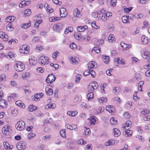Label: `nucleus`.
I'll list each match as a JSON object with an SVG mask.
<instances>
[{
  "instance_id": "6",
  "label": "nucleus",
  "mask_w": 150,
  "mask_h": 150,
  "mask_svg": "<svg viewBox=\"0 0 150 150\" xmlns=\"http://www.w3.org/2000/svg\"><path fill=\"white\" fill-rule=\"evenodd\" d=\"M39 62L41 64H47L49 62L48 58L47 57L42 56L39 59Z\"/></svg>"
},
{
  "instance_id": "64",
  "label": "nucleus",
  "mask_w": 150,
  "mask_h": 150,
  "mask_svg": "<svg viewBox=\"0 0 150 150\" xmlns=\"http://www.w3.org/2000/svg\"><path fill=\"white\" fill-rule=\"evenodd\" d=\"M42 22V20H40L35 22V27L36 28H38L39 27V24L41 23Z\"/></svg>"
},
{
  "instance_id": "27",
  "label": "nucleus",
  "mask_w": 150,
  "mask_h": 150,
  "mask_svg": "<svg viewBox=\"0 0 150 150\" xmlns=\"http://www.w3.org/2000/svg\"><path fill=\"white\" fill-rule=\"evenodd\" d=\"M16 19V17L13 16H9L6 18L5 19V21L11 23V22H13Z\"/></svg>"
},
{
  "instance_id": "14",
  "label": "nucleus",
  "mask_w": 150,
  "mask_h": 150,
  "mask_svg": "<svg viewBox=\"0 0 150 150\" xmlns=\"http://www.w3.org/2000/svg\"><path fill=\"white\" fill-rule=\"evenodd\" d=\"M30 2V1H23L19 4V6L20 8H23L29 5Z\"/></svg>"
},
{
  "instance_id": "29",
  "label": "nucleus",
  "mask_w": 150,
  "mask_h": 150,
  "mask_svg": "<svg viewBox=\"0 0 150 150\" xmlns=\"http://www.w3.org/2000/svg\"><path fill=\"white\" fill-rule=\"evenodd\" d=\"M125 108L127 110H129L132 107V103L131 101L126 102L125 105Z\"/></svg>"
},
{
  "instance_id": "46",
  "label": "nucleus",
  "mask_w": 150,
  "mask_h": 150,
  "mask_svg": "<svg viewBox=\"0 0 150 150\" xmlns=\"http://www.w3.org/2000/svg\"><path fill=\"white\" fill-rule=\"evenodd\" d=\"M116 60L118 64H121L122 65H124L125 64V63L124 60L122 59L118 58H116Z\"/></svg>"
},
{
  "instance_id": "35",
  "label": "nucleus",
  "mask_w": 150,
  "mask_h": 150,
  "mask_svg": "<svg viewBox=\"0 0 150 150\" xmlns=\"http://www.w3.org/2000/svg\"><path fill=\"white\" fill-rule=\"evenodd\" d=\"M78 114V112L77 110H74V111H69L67 112V114L70 116H74L77 115Z\"/></svg>"
},
{
  "instance_id": "3",
  "label": "nucleus",
  "mask_w": 150,
  "mask_h": 150,
  "mask_svg": "<svg viewBox=\"0 0 150 150\" xmlns=\"http://www.w3.org/2000/svg\"><path fill=\"white\" fill-rule=\"evenodd\" d=\"M12 129L11 126L5 125L2 129V132L5 135L9 136L11 132Z\"/></svg>"
},
{
  "instance_id": "20",
  "label": "nucleus",
  "mask_w": 150,
  "mask_h": 150,
  "mask_svg": "<svg viewBox=\"0 0 150 150\" xmlns=\"http://www.w3.org/2000/svg\"><path fill=\"white\" fill-rule=\"evenodd\" d=\"M0 38L3 39L4 40L6 41L8 40V37L4 32H0Z\"/></svg>"
},
{
  "instance_id": "41",
  "label": "nucleus",
  "mask_w": 150,
  "mask_h": 150,
  "mask_svg": "<svg viewBox=\"0 0 150 150\" xmlns=\"http://www.w3.org/2000/svg\"><path fill=\"white\" fill-rule=\"evenodd\" d=\"M141 41L143 44H146L148 42V39L145 36H142L141 37Z\"/></svg>"
},
{
  "instance_id": "58",
  "label": "nucleus",
  "mask_w": 150,
  "mask_h": 150,
  "mask_svg": "<svg viewBox=\"0 0 150 150\" xmlns=\"http://www.w3.org/2000/svg\"><path fill=\"white\" fill-rule=\"evenodd\" d=\"M18 113V111L17 109H15L11 111V114L13 116H16Z\"/></svg>"
},
{
  "instance_id": "4",
  "label": "nucleus",
  "mask_w": 150,
  "mask_h": 150,
  "mask_svg": "<svg viewBox=\"0 0 150 150\" xmlns=\"http://www.w3.org/2000/svg\"><path fill=\"white\" fill-rule=\"evenodd\" d=\"M15 126L17 130L22 131L25 128V123L23 121H20L16 123Z\"/></svg>"
},
{
  "instance_id": "43",
  "label": "nucleus",
  "mask_w": 150,
  "mask_h": 150,
  "mask_svg": "<svg viewBox=\"0 0 150 150\" xmlns=\"http://www.w3.org/2000/svg\"><path fill=\"white\" fill-rule=\"evenodd\" d=\"M37 107L33 105H31L29 106L28 108V110L30 112H32L36 109Z\"/></svg>"
},
{
  "instance_id": "44",
  "label": "nucleus",
  "mask_w": 150,
  "mask_h": 150,
  "mask_svg": "<svg viewBox=\"0 0 150 150\" xmlns=\"http://www.w3.org/2000/svg\"><path fill=\"white\" fill-rule=\"evenodd\" d=\"M110 123L112 125H115L117 123V119L114 117H111L110 119Z\"/></svg>"
},
{
  "instance_id": "37",
  "label": "nucleus",
  "mask_w": 150,
  "mask_h": 150,
  "mask_svg": "<svg viewBox=\"0 0 150 150\" xmlns=\"http://www.w3.org/2000/svg\"><path fill=\"white\" fill-rule=\"evenodd\" d=\"M24 14L25 16H28L31 14V11L30 9L28 8L25 10L24 11Z\"/></svg>"
},
{
  "instance_id": "21",
  "label": "nucleus",
  "mask_w": 150,
  "mask_h": 150,
  "mask_svg": "<svg viewBox=\"0 0 150 150\" xmlns=\"http://www.w3.org/2000/svg\"><path fill=\"white\" fill-rule=\"evenodd\" d=\"M79 62V59L78 58L75 57H72L70 59V62L73 64H76Z\"/></svg>"
},
{
  "instance_id": "39",
  "label": "nucleus",
  "mask_w": 150,
  "mask_h": 150,
  "mask_svg": "<svg viewBox=\"0 0 150 150\" xmlns=\"http://www.w3.org/2000/svg\"><path fill=\"white\" fill-rule=\"evenodd\" d=\"M61 19V18L57 17H51L49 19V21L50 22H55Z\"/></svg>"
},
{
  "instance_id": "32",
  "label": "nucleus",
  "mask_w": 150,
  "mask_h": 150,
  "mask_svg": "<svg viewBox=\"0 0 150 150\" xmlns=\"http://www.w3.org/2000/svg\"><path fill=\"white\" fill-rule=\"evenodd\" d=\"M150 113L149 110L147 109H144L141 111V113L143 116H147L148 114Z\"/></svg>"
},
{
  "instance_id": "47",
  "label": "nucleus",
  "mask_w": 150,
  "mask_h": 150,
  "mask_svg": "<svg viewBox=\"0 0 150 150\" xmlns=\"http://www.w3.org/2000/svg\"><path fill=\"white\" fill-rule=\"evenodd\" d=\"M94 94L93 92L88 93L87 95V97L88 100H91L93 98Z\"/></svg>"
},
{
  "instance_id": "28",
  "label": "nucleus",
  "mask_w": 150,
  "mask_h": 150,
  "mask_svg": "<svg viewBox=\"0 0 150 150\" xmlns=\"http://www.w3.org/2000/svg\"><path fill=\"white\" fill-rule=\"evenodd\" d=\"M56 105L55 103H51L46 105L45 107V108L46 110L51 108L54 109L56 108Z\"/></svg>"
},
{
  "instance_id": "40",
  "label": "nucleus",
  "mask_w": 150,
  "mask_h": 150,
  "mask_svg": "<svg viewBox=\"0 0 150 150\" xmlns=\"http://www.w3.org/2000/svg\"><path fill=\"white\" fill-rule=\"evenodd\" d=\"M113 132L115 137H117L120 134V131L117 128H115L113 129Z\"/></svg>"
},
{
  "instance_id": "56",
  "label": "nucleus",
  "mask_w": 150,
  "mask_h": 150,
  "mask_svg": "<svg viewBox=\"0 0 150 150\" xmlns=\"http://www.w3.org/2000/svg\"><path fill=\"white\" fill-rule=\"evenodd\" d=\"M59 53L58 51H56L54 52L52 55V57L56 59L57 57L59 55Z\"/></svg>"
},
{
  "instance_id": "52",
  "label": "nucleus",
  "mask_w": 150,
  "mask_h": 150,
  "mask_svg": "<svg viewBox=\"0 0 150 150\" xmlns=\"http://www.w3.org/2000/svg\"><path fill=\"white\" fill-rule=\"evenodd\" d=\"M6 29L9 31H11L13 30L12 24L11 23L8 24L6 26Z\"/></svg>"
},
{
  "instance_id": "23",
  "label": "nucleus",
  "mask_w": 150,
  "mask_h": 150,
  "mask_svg": "<svg viewBox=\"0 0 150 150\" xmlns=\"http://www.w3.org/2000/svg\"><path fill=\"white\" fill-rule=\"evenodd\" d=\"M88 120H89V122L91 125H94L96 122V118L93 115L90 116Z\"/></svg>"
},
{
  "instance_id": "19",
  "label": "nucleus",
  "mask_w": 150,
  "mask_h": 150,
  "mask_svg": "<svg viewBox=\"0 0 150 150\" xmlns=\"http://www.w3.org/2000/svg\"><path fill=\"white\" fill-rule=\"evenodd\" d=\"M88 29V26L86 25L84 26H80L77 27V30L79 32H83L87 30Z\"/></svg>"
},
{
  "instance_id": "2",
  "label": "nucleus",
  "mask_w": 150,
  "mask_h": 150,
  "mask_svg": "<svg viewBox=\"0 0 150 150\" xmlns=\"http://www.w3.org/2000/svg\"><path fill=\"white\" fill-rule=\"evenodd\" d=\"M30 47L27 44L22 45L19 47L20 52L22 54H28L29 53Z\"/></svg>"
},
{
  "instance_id": "54",
  "label": "nucleus",
  "mask_w": 150,
  "mask_h": 150,
  "mask_svg": "<svg viewBox=\"0 0 150 150\" xmlns=\"http://www.w3.org/2000/svg\"><path fill=\"white\" fill-rule=\"evenodd\" d=\"M73 31V28L71 27H68L65 30L64 33L65 34H67L69 32H71Z\"/></svg>"
},
{
  "instance_id": "5",
  "label": "nucleus",
  "mask_w": 150,
  "mask_h": 150,
  "mask_svg": "<svg viewBox=\"0 0 150 150\" xmlns=\"http://www.w3.org/2000/svg\"><path fill=\"white\" fill-rule=\"evenodd\" d=\"M16 147L19 150H23L26 148V144L25 142L20 141L16 144Z\"/></svg>"
},
{
  "instance_id": "9",
  "label": "nucleus",
  "mask_w": 150,
  "mask_h": 150,
  "mask_svg": "<svg viewBox=\"0 0 150 150\" xmlns=\"http://www.w3.org/2000/svg\"><path fill=\"white\" fill-rule=\"evenodd\" d=\"M60 13V16L61 17L64 18L67 16V12L66 9L62 7L59 9Z\"/></svg>"
},
{
  "instance_id": "33",
  "label": "nucleus",
  "mask_w": 150,
  "mask_h": 150,
  "mask_svg": "<svg viewBox=\"0 0 150 150\" xmlns=\"http://www.w3.org/2000/svg\"><path fill=\"white\" fill-rule=\"evenodd\" d=\"M102 58L103 62L107 64L110 61L109 57L105 55H102Z\"/></svg>"
},
{
  "instance_id": "10",
  "label": "nucleus",
  "mask_w": 150,
  "mask_h": 150,
  "mask_svg": "<svg viewBox=\"0 0 150 150\" xmlns=\"http://www.w3.org/2000/svg\"><path fill=\"white\" fill-rule=\"evenodd\" d=\"M43 95V93H40L39 94L37 93L32 96L31 98L33 100L37 101L40 100V98H41Z\"/></svg>"
},
{
  "instance_id": "50",
  "label": "nucleus",
  "mask_w": 150,
  "mask_h": 150,
  "mask_svg": "<svg viewBox=\"0 0 150 150\" xmlns=\"http://www.w3.org/2000/svg\"><path fill=\"white\" fill-rule=\"evenodd\" d=\"M144 83V81H140L138 84V89L140 91H142V86Z\"/></svg>"
},
{
  "instance_id": "38",
  "label": "nucleus",
  "mask_w": 150,
  "mask_h": 150,
  "mask_svg": "<svg viewBox=\"0 0 150 150\" xmlns=\"http://www.w3.org/2000/svg\"><path fill=\"white\" fill-rule=\"evenodd\" d=\"M108 40L109 42H114L115 41V39L114 35L112 34H110L108 37Z\"/></svg>"
},
{
  "instance_id": "34",
  "label": "nucleus",
  "mask_w": 150,
  "mask_h": 150,
  "mask_svg": "<svg viewBox=\"0 0 150 150\" xmlns=\"http://www.w3.org/2000/svg\"><path fill=\"white\" fill-rule=\"evenodd\" d=\"M120 45L122 47L124 48V49H129L132 47L131 45H127L125 43L123 42H121Z\"/></svg>"
},
{
  "instance_id": "17",
  "label": "nucleus",
  "mask_w": 150,
  "mask_h": 150,
  "mask_svg": "<svg viewBox=\"0 0 150 150\" xmlns=\"http://www.w3.org/2000/svg\"><path fill=\"white\" fill-rule=\"evenodd\" d=\"M63 25L62 24L58 23L54 25L53 26V29L56 31H59L63 28Z\"/></svg>"
},
{
  "instance_id": "30",
  "label": "nucleus",
  "mask_w": 150,
  "mask_h": 150,
  "mask_svg": "<svg viewBox=\"0 0 150 150\" xmlns=\"http://www.w3.org/2000/svg\"><path fill=\"white\" fill-rule=\"evenodd\" d=\"M7 105V102L3 99H0V106L3 108L6 107Z\"/></svg>"
},
{
  "instance_id": "31",
  "label": "nucleus",
  "mask_w": 150,
  "mask_h": 150,
  "mask_svg": "<svg viewBox=\"0 0 150 150\" xmlns=\"http://www.w3.org/2000/svg\"><path fill=\"white\" fill-rule=\"evenodd\" d=\"M15 104L17 105L20 108H25V105L24 103H23L22 102L21 100H19L16 101Z\"/></svg>"
},
{
  "instance_id": "15",
  "label": "nucleus",
  "mask_w": 150,
  "mask_h": 150,
  "mask_svg": "<svg viewBox=\"0 0 150 150\" xmlns=\"http://www.w3.org/2000/svg\"><path fill=\"white\" fill-rule=\"evenodd\" d=\"M104 110V108L103 107H100L98 109H94L93 110V112L95 114L98 115L103 112Z\"/></svg>"
},
{
  "instance_id": "24",
  "label": "nucleus",
  "mask_w": 150,
  "mask_h": 150,
  "mask_svg": "<svg viewBox=\"0 0 150 150\" xmlns=\"http://www.w3.org/2000/svg\"><path fill=\"white\" fill-rule=\"evenodd\" d=\"M73 13L74 15L76 17L79 18L81 16L80 11L77 8L74 9Z\"/></svg>"
},
{
  "instance_id": "7",
  "label": "nucleus",
  "mask_w": 150,
  "mask_h": 150,
  "mask_svg": "<svg viewBox=\"0 0 150 150\" xmlns=\"http://www.w3.org/2000/svg\"><path fill=\"white\" fill-rule=\"evenodd\" d=\"M98 86L97 82L96 81H93L89 84L88 86V88L91 91H93L97 89Z\"/></svg>"
},
{
  "instance_id": "62",
  "label": "nucleus",
  "mask_w": 150,
  "mask_h": 150,
  "mask_svg": "<svg viewBox=\"0 0 150 150\" xmlns=\"http://www.w3.org/2000/svg\"><path fill=\"white\" fill-rule=\"evenodd\" d=\"M117 3V0H111L110 5L111 6L114 7L116 5Z\"/></svg>"
},
{
  "instance_id": "49",
  "label": "nucleus",
  "mask_w": 150,
  "mask_h": 150,
  "mask_svg": "<svg viewBox=\"0 0 150 150\" xmlns=\"http://www.w3.org/2000/svg\"><path fill=\"white\" fill-rule=\"evenodd\" d=\"M122 22L124 23H129L128 18L127 16H125L122 17Z\"/></svg>"
},
{
  "instance_id": "59",
  "label": "nucleus",
  "mask_w": 150,
  "mask_h": 150,
  "mask_svg": "<svg viewBox=\"0 0 150 150\" xmlns=\"http://www.w3.org/2000/svg\"><path fill=\"white\" fill-rule=\"evenodd\" d=\"M60 134L61 136L64 138H66L65 130V129H62L60 132Z\"/></svg>"
},
{
  "instance_id": "42",
  "label": "nucleus",
  "mask_w": 150,
  "mask_h": 150,
  "mask_svg": "<svg viewBox=\"0 0 150 150\" xmlns=\"http://www.w3.org/2000/svg\"><path fill=\"white\" fill-rule=\"evenodd\" d=\"M101 52L100 48L99 47H94L92 50L91 52L92 53H94L95 52L97 54Z\"/></svg>"
},
{
  "instance_id": "55",
  "label": "nucleus",
  "mask_w": 150,
  "mask_h": 150,
  "mask_svg": "<svg viewBox=\"0 0 150 150\" xmlns=\"http://www.w3.org/2000/svg\"><path fill=\"white\" fill-rule=\"evenodd\" d=\"M81 39L84 40L86 42H88L90 39V38L88 36H81Z\"/></svg>"
},
{
  "instance_id": "11",
  "label": "nucleus",
  "mask_w": 150,
  "mask_h": 150,
  "mask_svg": "<svg viewBox=\"0 0 150 150\" xmlns=\"http://www.w3.org/2000/svg\"><path fill=\"white\" fill-rule=\"evenodd\" d=\"M4 147L5 149L7 150H11L13 147V145H10L9 143L6 141H5L3 142Z\"/></svg>"
},
{
  "instance_id": "61",
  "label": "nucleus",
  "mask_w": 150,
  "mask_h": 150,
  "mask_svg": "<svg viewBox=\"0 0 150 150\" xmlns=\"http://www.w3.org/2000/svg\"><path fill=\"white\" fill-rule=\"evenodd\" d=\"M98 13L97 12V11L94 12L92 13V15L93 16L94 18L99 20V18H100V17L98 16Z\"/></svg>"
},
{
  "instance_id": "36",
  "label": "nucleus",
  "mask_w": 150,
  "mask_h": 150,
  "mask_svg": "<svg viewBox=\"0 0 150 150\" xmlns=\"http://www.w3.org/2000/svg\"><path fill=\"white\" fill-rule=\"evenodd\" d=\"M98 100L99 103H106L107 101V99L105 97H101L98 98Z\"/></svg>"
},
{
  "instance_id": "63",
  "label": "nucleus",
  "mask_w": 150,
  "mask_h": 150,
  "mask_svg": "<svg viewBox=\"0 0 150 150\" xmlns=\"http://www.w3.org/2000/svg\"><path fill=\"white\" fill-rule=\"evenodd\" d=\"M144 67L146 69H148L150 68V59H149L148 60V62L147 64L144 66Z\"/></svg>"
},
{
  "instance_id": "60",
  "label": "nucleus",
  "mask_w": 150,
  "mask_h": 150,
  "mask_svg": "<svg viewBox=\"0 0 150 150\" xmlns=\"http://www.w3.org/2000/svg\"><path fill=\"white\" fill-rule=\"evenodd\" d=\"M74 36L76 40H79L80 39H81V36L82 35H81L80 34L78 33L75 34L74 35Z\"/></svg>"
},
{
  "instance_id": "48",
  "label": "nucleus",
  "mask_w": 150,
  "mask_h": 150,
  "mask_svg": "<svg viewBox=\"0 0 150 150\" xmlns=\"http://www.w3.org/2000/svg\"><path fill=\"white\" fill-rule=\"evenodd\" d=\"M30 76V74L28 72H25L23 73L21 75V77L23 79H25L26 78Z\"/></svg>"
},
{
  "instance_id": "13",
  "label": "nucleus",
  "mask_w": 150,
  "mask_h": 150,
  "mask_svg": "<svg viewBox=\"0 0 150 150\" xmlns=\"http://www.w3.org/2000/svg\"><path fill=\"white\" fill-rule=\"evenodd\" d=\"M115 108L114 107L110 105H107L105 107V110L111 114H113L115 112Z\"/></svg>"
},
{
  "instance_id": "12",
  "label": "nucleus",
  "mask_w": 150,
  "mask_h": 150,
  "mask_svg": "<svg viewBox=\"0 0 150 150\" xmlns=\"http://www.w3.org/2000/svg\"><path fill=\"white\" fill-rule=\"evenodd\" d=\"M29 61L30 65H35L37 62V59L36 57L32 56L29 57Z\"/></svg>"
},
{
  "instance_id": "8",
  "label": "nucleus",
  "mask_w": 150,
  "mask_h": 150,
  "mask_svg": "<svg viewBox=\"0 0 150 150\" xmlns=\"http://www.w3.org/2000/svg\"><path fill=\"white\" fill-rule=\"evenodd\" d=\"M55 79V76L53 74L49 75L46 79V81L47 83H51L54 82Z\"/></svg>"
},
{
  "instance_id": "51",
  "label": "nucleus",
  "mask_w": 150,
  "mask_h": 150,
  "mask_svg": "<svg viewBox=\"0 0 150 150\" xmlns=\"http://www.w3.org/2000/svg\"><path fill=\"white\" fill-rule=\"evenodd\" d=\"M31 25V23L30 22L28 23L23 24L21 25V27L22 28L25 29L27 28L30 27Z\"/></svg>"
},
{
  "instance_id": "53",
  "label": "nucleus",
  "mask_w": 150,
  "mask_h": 150,
  "mask_svg": "<svg viewBox=\"0 0 150 150\" xmlns=\"http://www.w3.org/2000/svg\"><path fill=\"white\" fill-rule=\"evenodd\" d=\"M81 79V75L79 74H77L76 76L75 82L76 83H79Z\"/></svg>"
},
{
  "instance_id": "22",
  "label": "nucleus",
  "mask_w": 150,
  "mask_h": 150,
  "mask_svg": "<svg viewBox=\"0 0 150 150\" xmlns=\"http://www.w3.org/2000/svg\"><path fill=\"white\" fill-rule=\"evenodd\" d=\"M131 126V122L129 121H127L125 124L122 125V128L124 129H129Z\"/></svg>"
},
{
  "instance_id": "1",
  "label": "nucleus",
  "mask_w": 150,
  "mask_h": 150,
  "mask_svg": "<svg viewBox=\"0 0 150 150\" xmlns=\"http://www.w3.org/2000/svg\"><path fill=\"white\" fill-rule=\"evenodd\" d=\"M14 67L16 71L18 72H22L25 69V66L23 63L21 62H16Z\"/></svg>"
},
{
  "instance_id": "45",
  "label": "nucleus",
  "mask_w": 150,
  "mask_h": 150,
  "mask_svg": "<svg viewBox=\"0 0 150 150\" xmlns=\"http://www.w3.org/2000/svg\"><path fill=\"white\" fill-rule=\"evenodd\" d=\"M108 19V18L104 13L103 14L101 17H100V18H99V20H101L103 21L106 22L107 21Z\"/></svg>"
},
{
  "instance_id": "16",
  "label": "nucleus",
  "mask_w": 150,
  "mask_h": 150,
  "mask_svg": "<svg viewBox=\"0 0 150 150\" xmlns=\"http://www.w3.org/2000/svg\"><path fill=\"white\" fill-rule=\"evenodd\" d=\"M46 93L47 96H51L53 94V91L50 86H47L45 88Z\"/></svg>"
},
{
  "instance_id": "57",
  "label": "nucleus",
  "mask_w": 150,
  "mask_h": 150,
  "mask_svg": "<svg viewBox=\"0 0 150 150\" xmlns=\"http://www.w3.org/2000/svg\"><path fill=\"white\" fill-rule=\"evenodd\" d=\"M144 15L142 13H135L134 15V16L137 18H140L142 17Z\"/></svg>"
},
{
  "instance_id": "26",
  "label": "nucleus",
  "mask_w": 150,
  "mask_h": 150,
  "mask_svg": "<svg viewBox=\"0 0 150 150\" xmlns=\"http://www.w3.org/2000/svg\"><path fill=\"white\" fill-rule=\"evenodd\" d=\"M123 134L125 137H130L132 135V131L127 129L123 132Z\"/></svg>"
},
{
  "instance_id": "25",
  "label": "nucleus",
  "mask_w": 150,
  "mask_h": 150,
  "mask_svg": "<svg viewBox=\"0 0 150 150\" xmlns=\"http://www.w3.org/2000/svg\"><path fill=\"white\" fill-rule=\"evenodd\" d=\"M115 143V141L112 139H109L105 142V146H108L114 145Z\"/></svg>"
},
{
  "instance_id": "18",
  "label": "nucleus",
  "mask_w": 150,
  "mask_h": 150,
  "mask_svg": "<svg viewBox=\"0 0 150 150\" xmlns=\"http://www.w3.org/2000/svg\"><path fill=\"white\" fill-rule=\"evenodd\" d=\"M97 66V63L94 61H91L89 62L88 64V68H95Z\"/></svg>"
}]
</instances>
